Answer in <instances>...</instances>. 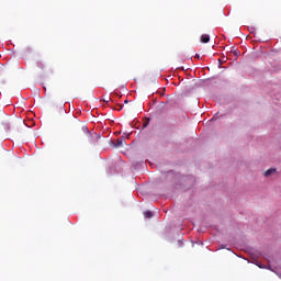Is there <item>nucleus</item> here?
Returning <instances> with one entry per match:
<instances>
[{
	"label": "nucleus",
	"instance_id": "nucleus-9",
	"mask_svg": "<svg viewBox=\"0 0 281 281\" xmlns=\"http://www.w3.org/2000/svg\"><path fill=\"white\" fill-rule=\"evenodd\" d=\"M103 102H106V103L111 102V98L104 99Z\"/></svg>",
	"mask_w": 281,
	"mask_h": 281
},
{
	"label": "nucleus",
	"instance_id": "nucleus-7",
	"mask_svg": "<svg viewBox=\"0 0 281 281\" xmlns=\"http://www.w3.org/2000/svg\"><path fill=\"white\" fill-rule=\"evenodd\" d=\"M116 111H122V105L121 104L116 105Z\"/></svg>",
	"mask_w": 281,
	"mask_h": 281
},
{
	"label": "nucleus",
	"instance_id": "nucleus-6",
	"mask_svg": "<svg viewBox=\"0 0 281 281\" xmlns=\"http://www.w3.org/2000/svg\"><path fill=\"white\" fill-rule=\"evenodd\" d=\"M231 53L234 54V56H238L240 54L236 48H232Z\"/></svg>",
	"mask_w": 281,
	"mask_h": 281
},
{
	"label": "nucleus",
	"instance_id": "nucleus-1",
	"mask_svg": "<svg viewBox=\"0 0 281 281\" xmlns=\"http://www.w3.org/2000/svg\"><path fill=\"white\" fill-rule=\"evenodd\" d=\"M0 120L7 133H10L11 135H16V133H19V120L8 116L5 112H0Z\"/></svg>",
	"mask_w": 281,
	"mask_h": 281
},
{
	"label": "nucleus",
	"instance_id": "nucleus-3",
	"mask_svg": "<svg viewBox=\"0 0 281 281\" xmlns=\"http://www.w3.org/2000/svg\"><path fill=\"white\" fill-rule=\"evenodd\" d=\"M200 43H210V35L209 34L201 35Z\"/></svg>",
	"mask_w": 281,
	"mask_h": 281
},
{
	"label": "nucleus",
	"instance_id": "nucleus-4",
	"mask_svg": "<svg viewBox=\"0 0 281 281\" xmlns=\"http://www.w3.org/2000/svg\"><path fill=\"white\" fill-rule=\"evenodd\" d=\"M273 172H276V169L271 168L265 171V177H271V175H273Z\"/></svg>",
	"mask_w": 281,
	"mask_h": 281
},
{
	"label": "nucleus",
	"instance_id": "nucleus-2",
	"mask_svg": "<svg viewBox=\"0 0 281 281\" xmlns=\"http://www.w3.org/2000/svg\"><path fill=\"white\" fill-rule=\"evenodd\" d=\"M126 144V139L124 138H117L116 143L114 144V146L116 148H122V146H124Z\"/></svg>",
	"mask_w": 281,
	"mask_h": 281
},
{
	"label": "nucleus",
	"instance_id": "nucleus-5",
	"mask_svg": "<svg viewBox=\"0 0 281 281\" xmlns=\"http://www.w3.org/2000/svg\"><path fill=\"white\" fill-rule=\"evenodd\" d=\"M144 216H145V218H153V212L151 211H145Z\"/></svg>",
	"mask_w": 281,
	"mask_h": 281
},
{
	"label": "nucleus",
	"instance_id": "nucleus-8",
	"mask_svg": "<svg viewBox=\"0 0 281 281\" xmlns=\"http://www.w3.org/2000/svg\"><path fill=\"white\" fill-rule=\"evenodd\" d=\"M37 67H40V69H43V63H37Z\"/></svg>",
	"mask_w": 281,
	"mask_h": 281
},
{
	"label": "nucleus",
	"instance_id": "nucleus-10",
	"mask_svg": "<svg viewBox=\"0 0 281 281\" xmlns=\"http://www.w3.org/2000/svg\"><path fill=\"white\" fill-rule=\"evenodd\" d=\"M128 103V100H125V104H127Z\"/></svg>",
	"mask_w": 281,
	"mask_h": 281
}]
</instances>
